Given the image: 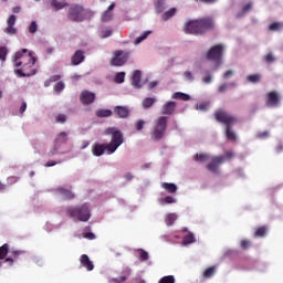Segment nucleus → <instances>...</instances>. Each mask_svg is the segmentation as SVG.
I'll list each match as a JSON object with an SVG mask.
<instances>
[{
  "mask_svg": "<svg viewBox=\"0 0 283 283\" xmlns=\"http://www.w3.org/2000/svg\"><path fill=\"white\" fill-rule=\"evenodd\" d=\"M34 63H36V57L29 52L28 49H22L18 51L13 56V64L15 67H21L15 70V74L23 78L34 76L36 74V69H34Z\"/></svg>",
  "mask_w": 283,
  "mask_h": 283,
  "instance_id": "obj_1",
  "label": "nucleus"
},
{
  "mask_svg": "<svg viewBox=\"0 0 283 283\" xmlns=\"http://www.w3.org/2000/svg\"><path fill=\"white\" fill-rule=\"evenodd\" d=\"M211 30H216V20L209 15L190 20L184 25L186 34H193L195 36H202V34H207Z\"/></svg>",
  "mask_w": 283,
  "mask_h": 283,
  "instance_id": "obj_2",
  "label": "nucleus"
},
{
  "mask_svg": "<svg viewBox=\"0 0 283 283\" xmlns=\"http://www.w3.org/2000/svg\"><path fill=\"white\" fill-rule=\"evenodd\" d=\"M214 118L218 123L226 125L227 139L235 143V140H238V135L232 127L238 124V117L229 114L227 111L219 109L214 113Z\"/></svg>",
  "mask_w": 283,
  "mask_h": 283,
  "instance_id": "obj_3",
  "label": "nucleus"
},
{
  "mask_svg": "<svg viewBox=\"0 0 283 283\" xmlns=\"http://www.w3.org/2000/svg\"><path fill=\"white\" fill-rule=\"evenodd\" d=\"M94 17V11L92 9H85L83 4H71L67 12L69 21L74 23H83L86 19H92Z\"/></svg>",
  "mask_w": 283,
  "mask_h": 283,
  "instance_id": "obj_4",
  "label": "nucleus"
},
{
  "mask_svg": "<svg viewBox=\"0 0 283 283\" xmlns=\"http://www.w3.org/2000/svg\"><path fill=\"white\" fill-rule=\"evenodd\" d=\"M66 216H69V218H73V220H80V222H87L90 218H92L90 203H84L80 208H66Z\"/></svg>",
  "mask_w": 283,
  "mask_h": 283,
  "instance_id": "obj_5",
  "label": "nucleus"
},
{
  "mask_svg": "<svg viewBox=\"0 0 283 283\" xmlns=\"http://www.w3.org/2000/svg\"><path fill=\"white\" fill-rule=\"evenodd\" d=\"M167 123L168 118L166 116H160L154 122V127L150 130V138L155 143H158L165 138V134L167 133Z\"/></svg>",
  "mask_w": 283,
  "mask_h": 283,
  "instance_id": "obj_6",
  "label": "nucleus"
},
{
  "mask_svg": "<svg viewBox=\"0 0 283 283\" xmlns=\"http://www.w3.org/2000/svg\"><path fill=\"white\" fill-rule=\"evenodd\" d=\"M223 54H224V45L216 44L209 49V51L206 54V59L208 61H212L213 63H216L217 67H220V65H222Z\"/></svg>",
  "mask_w": 283,
  "mask_h": 283,
  "instance_id": "obj_7",
  "label": "nucleus"
},
{
  "mask_svg": "<svg viewBox=\"0 0 283 283\" xmlns=\"http://www.w3.org/2000/svg\"><path fill=\"white\" fill-rule=\"evenodd\" d=\"M108 134H112L111 143L107 144V151L114 154L116 149H118L119 145H123V133L120 130H116V128H109Z\"/></svg>",
  "mask_w": 283,
  "mask_h": 283,
  "instance_id": "obj_8",
  "label": "nucleus"
},
{
  "mask_svg": "<svg viewBox=\"0 0 283 283\" xmlns=\"http://www.w3.org/2000/svg\"><path fill=\"white\" fill-rule=\"evenodd\" d=\"M113 59L111 60V65L113 67H122L127 61H129V52L123 50H117L114 53Z\"/></svg>",
  "mask_w": 283,
  "mask_h": 283,
  "instance_id": "obj_9",
  "label": "nucleus"
},
{
  "mask_svg": "<svg viewBox=\"0 0 283 283\" xmlns=\"http://www.w3.org/2000/svg\"><path fill=\"white\" fill-rule=\"evenodd\" d=\"M223 163H227V157H212L211 163L207 165V169L208 171H211V174H218V169H220V166L223 165Z\"/></svg>",
  "mask_w": 283,
  "mask_h": 283,
  "instance_id": "obj_10",
  "label": "nucleus"
},
{
  "mask_svg": "<svg viewBox=\"0 0 283 283\" xmlns=\"http://www.w3.org/2000/svg\"><path fill=\"white\" fill-rule=\"evenodd\" d=\"M65 143H67V133L62 132L54 139L53 153L51 154V156H54V154H56V151H59V149L61 148V145H65Z\"/></svg>",
  "mask_w": 283,
  "mask_h": 283,
  "instance_id": "obj_11",
  "label": "nucleus"
},
{
  "mask_svg": "<svg viewBox=\"0 0 283 283\" xmlns=\"http://www.w3.org/2000/svg\"><path fill=\"white\" fill-rule=\"evenodd\" d=\"M80 101L82 105H92L96 101V94L85 90L81 92Z\"/></svg>",
  "mask_w": 283,
  "mask_h": 283,
  "instance_id": "obj_12",
  "label": "nucleus"
},
{
  "mask_svg": "<svg viewBox=\"0 0 283 283\" xmlns=\"http://www.w3.org/2000/svg\"><path fill=\"white\" fill-rule=\"evenodd\" d=\"M268 101L266 106L268 107H277L280 105V94L275 91H272L266 94Z\"/></svg>",
  "mask_w": 283,
  "mask_h": 283,
  "instance_id": "obj_13",
  "label": "nucleus"
},
{
  "mask_svg": "<svg viewBox=\"0 0 283 283\" xmlns=\"http://www.w3.org/2000/svg\"><path fill=\"white\" fill-rule=\"evenodd\" d=\"M85 61V52L83 50H77L71 57L72 65H81Z\"/></svg>",
  "mask_w": 283,
  "mask_h": 283,
  "instance_id": "obj_14",
  "label": "nucleus"
},
{
  "mask_svg": "<svg viewBox=\"0 0 283 283\" xmlns=\"http://www.w3.org/2000/svg\"><path fill=\"white\" fill-rule=\"evenodd\" d=\"M80 264L86 269V271H92L94 269V262H92L87 254H82L80 256Z\"/></svg>",
  "mask_w": 283,
  "mask_h": 283,
  "instance_id": "obj_15",
  "label": "nucleus"
},
{
  "mask_svg": "<svg viewBox=\"0 0 283 283\" xmlns=\"http://www.w3.org/2000/svg\"><path fill=\"white\" fill-rule=\"evenodd\" d=\"M176 112V102H167L161 107V114L164 116H171Z\"/></svg>",
  "mask_w": 283,
  "mask_h": 283,
  "instance_id": "obj_16",
  "label": "nucleus"
},
{
  "mask_svg": "<svg viewBox=\"0 0 283 283\" xmlns=\"http://www.w3.org/2000/svg\"><path fill=\"white\" fill-rule=\"evenodd\" d=\"M107 150V144H93L92 154L93 156H103Z\"/></svg>",
  "mask_w": 283,
  "mask_h": 283,
  "instance_id": "obj_17",
  "label": "nucleus"
},
{
  "mask_svg": "<svg viewBox=\"0 0 283 283\" xmlns=\"http://www.w3.org/2000/svg\"><path fill=\"white\" fill-rule=\"evenodd\" d=\"M70 3L65 0H51V8L54 12H59V10H63V8H69Z\"/></svg>",
  "mask_w": 283,
  "mask_h": 283,
  "instance_id": "obj_18",
  "label": "nucleus"
},
{
  "mask_svg": "<svg viewBox=\"0 0 283 283\" xmlns=\"http://www.w3.org/2000/svg\"><path fill=\"white\" fill-rule=\"evenodd\" d=\"M140 78H143V73L140 71H135L133 73V77H132V85L133 87H135L136 90H140L142 85H140Z\"/></svg>",
  "mask_w": 283,
  "mask_h": 283,
  "instance_id": "obj_19",
  "label": "nucleus"
},
{
  "mask_svg": "<svg viewBox=\"0 0 283 283\" xmlns=\"http://www.w3.org/2000/svg\"><path fill=\"white\" fill-rule=\"evenodd\" d=\"M114 113L118 115L119 118H127V116H129V109L125 106H116Z\"/></svg>",
  "mask_w": 283,
  "mask_h": 283,
  "instance_id": "obj_20",
  "label": "nucleus"
},
{
  "mask_svg": "<svg viewBox=\"0 0 283 283\" xmlns=\"http://www.w3.org/2000/svg\"><path fill=\"white\" fill-rule=\"evenodd\" d=\"M57 193H61L63 196L64 200H74L75 196L74 192H72L69 189L65 188H59Z\"/></svg>",
  "mask_w": 283,
  "mask_h": 283,
  "instance_id": "obj_21",
  "label": "nucleus"
},
{
  "mask_svg": "<svg viewBox=\"0 0 283 283\" xmlns=\"http://www.w3.org/2000/svg\"><path fill=\"white\" fill-rule=\"evenodd\" d=\"M161 187L167 193H176V191H178V186H176V184L164 182L161 184Z\"/></svg>",
  "mask_w": 283,
  "mask_h": 283,
  "instance_id": "obj_22",
  "label": "nucleus"
},
{
  "mask_svg": "<svg viewBox=\"0 0 283 283\" xmlns=\"http://www.w3.org/2000/svg\"><path fill=\"white\" fill-rule=\"evenodd\" d=\"M217 271H218V266L212 265V266H210V268H208V269L205 270V272H203V277H205L206 280H209V279H211V277H213V276L216 275V272H217Z\"/></svg>",
  "mask_w": 283,
  "mask_h": 283,
  "instance_id": "obj_23",
  "label": "nucleus"
},
{
  "mask_svg": "<svg viewBox=\"0 0 283 283\" xmlns=\"http://www.w3.org/2000/svg\"><path fill=\"white\" fill-rule=\"evenodd\" d=\"M193 242H196V235H193V232H189L182 238L184 247H187L188 244H193Z\"/></svg>",
  "mask_w": 283,
  "mask_h": 283,
  "instance_id": "obj_24",
  "label": "nucleus"
},
{
  "mask_svg": "<svg viewBox=\"0 0 283 283\" xmlns=\"http://www.w3.org/2000/svg\"><path fill=\"white\" fill-rule=\"evenodd\" d=\"M176 12H178V9H176V8H170L168 11H165L161 14L163 21H169V19H171V17H174L176 14Z\"/></svg>",
  "mask_w": 283,
  "mask_h": 283,
  "instance_id": "obj_25",
  "label": "nucleus"
},
{
  "mask_svg": "<svg viewBox=\"0 0 283 283\" xmlns=\"http://www.w3.org/2000/svg\"><path fill=\"white\" fill-rule=\"evenodd\" d=\"M8 253H10V244L4 243L0 247V260H6V258H8Z\"/></svg>",
  "mask_w": 283,
  "mask_h": 283,
  "instance_id": "obj_26",
  "label": "nucleus"
},
{
  "mask_svg": "<svg viewBox=\"0 0 283 283\" xmlns=\"http://www.w3.org/2000/svg\"><path fill=\"white\" fill-rule=\"evenodd\" d=\"M171 98H175L177 101H191V96H189V94L181 92L172 94Z\"/></svg>",
  "mask_w": 283,
  "mask_h": 283,
  "instance_id": "obj_27",
  "label": "nucleus"
},
{
  "mask_svg": "<svg viewBox=\"0 0 283 283\" xmlns=\"http://www.w3.org/2000/svg\"><path fill=\"white\" fill-rule=\"evenodd\" d=\"M268 232L269 228L266 226H262L258 228L256 231L254 232V238H264V235H266Z\"/></svg>",
  "mask_w": 283,
  "mask_h": 283,
  "instance_id": "obj_28",
  "label": "nucleus"
},
{
  "mask_svg": "<svg viewBox=\"0 0 283 283\" xmlns=\"http://www.w3.org/2000/svg\"><path fill=\"white\" fill-rule=\"evenodd\" d=\"M95 114L97 118H109L112 116V109H97Z\"/></svg>",
  "mask_w": 283,
  "mask_h": 283,
  "instance_id": "obj_29",
  "label": "nucleus"
},
{
  "mask_svg": "<svg viewBox=\"0 0 283 283\" xmlns=\"http://www.w3.org/2000/svg\"><path fill=\"white\" fill-rule=\"evenodd\" d=\"M154 103H156V97H146L142 102V105H143L144 109H149V107H151L154 105Z\"/></svg>",
  "mask_w": 283,
  "mask_h": 283,
  "instance_id": "obj_30",
  "label": "nucleus"
},
{
  "mask_svg": "<svg viewBox=\"0 0 283 283\" xmlns=\"http://www.w3.org/2000/svg\"><path fill=\"white\" fill-rule=\"evenodd\" d=\"M165 10V0H157L155 2V12L160 14Z\"/></svg>",
  "mask_w": 283,
  "mask_h": 283,
  "instance_id": "obj_31",
  "label": "nucleus"
},
{
  "mask_svg": "<svg viewBox=\"0 0 283 283\" xmlns=\"http://www.w3.org/2000/svg\"><path fill=\"white\" fill-rule=\"evenodd\" d=\"M196 163H207L209 160V155L205 153H200L195 155Z\"/></svg>",
  "mask_w": 283,
  "mask_h": 283,
  "instance_id": "obj_32",
  "label": "nucleus"
},
{
  "mask_svg": "<svg viewBox=\"0 0 283 283\" xmlns=\"http://www.w3.org/2000/svg\"><path fill=\"white\" fill-rule=\"evenodd\" d=\"M251 10H253V2H250V3L245 4L242 8V12L241 13H237V19H240V17L247 14V12H251Z\"/></svg>",
  "mask_w": 283,
  "mask_h": 283,
  "instance_id": "obj_33",
  "label": "nucleus"
},
{
  "mask_svg": "<svg viewBox=\"0 0 283 283\" xmlns=\"http://www.w3.org/2000/svg\"><path fill=\"white\" fill-rule=\"evenodd\" d=\"M137 253H139L140 262H147V260H149V252L145 251L144 249H138Z\"/></svg>",
  "mask_w": 283,
  "mask_h": 283,
  "instance_id": "obj_34",
  "label": "nucleus"
},
{
  "mask_svg": "<svg viewBox=\"0 0 283 283\" xmlns=\"http://www.w3.org/2000/svg\"><path fill=\"white\" fill-rule=\"evenodd\" d=\"M128 277H129V274L122 275V276H118V277L109 279L108 282L109 283H124V282H127Z\"/></svg>",
  "mask_w": 283,
  "mask_h": 283,
  "instance_id": "obj_35",
  "label": "nucleus"
},
{
  "mask_svg": "<svg viewBox=\"0 0 283 283\" xmlns=\"http://www.w3.org/2000/svg\"><path fill=\"white\" fill-rule=\"evenodd\" d=\"M151 34V31H146L142 35L137 36L135 40V45H139V43H143Z\"/></svg>",
  "mask_w": 283,
  "mask_h": 283,
  "instance_id": "obj_36",
  "label": "nucleus"
},
{
  "mask_svg": "<svg viewBox=\"0 0 283 283\" xmlns=\"http://www.w3.org/2000/svg\"><path fill=\"white\" fill-rule=\"evenodd\" d=\"M249 83H260L262 81V75L261 74H252L248 76Z\"/></svg>",
  "mask_w": 283,
  "mask_h": 283,
  "instance_id": "obj_37",
  "label": "nucleus"
},
{
  "mask_svg": "<svg viewBox=\"0 0 283 283\" xmlns=\"http://www.w3.org/2000/svg\"><path fill=\"white\" fill-rule=\"evenodd\" d=\"M158 283H176V277L174 275H167L161 277Z\"/></svg>",
  "mask_w": 283,
  "mask_h": 283,
  "instance_id": "obj_38",
  "label": "nucleus"
},
{
  "mask_svg": "<svg viewBox=\"0 0 283 283\" xmlns=\"http://www.w3.org/2000/svg\"><path fill=\"white\" fill-rule=\"evenodd\" d=\"M176 220H178V217H177L176 214H174V213H170V214H168V216L166 217V224H167L168 227H171V224H174V222H175Z\"/></svg>",
  "mask_w": 283,
  "mask_h": 283,
  "instance_id": "obj_39",
  "label": "nucleus"
},
{
  "mask_svg": "<svg viewBox=\"0 0 283 283\" xmlns=\"http://www.w3.org/2000/svg\"><path fill=\"white\" fill-rule=\"evenodd\" d=\"M145 125H146V122L144 119H138L136 123H135V129L136 132H143V129H145Z\"/></svg>",
  "mask_w": 283,
  "mask_h": 283,
  "instance_id": "obj_40",
  "label": "nucleus"
},
{
  "mask_svg": "<svg viewBox=\"0 0 283 283\" xmlns=\"http://www.w3.org/2000/svg\"><path fill=\"white\" fill-rule=\"evenodd\" d=\"M7 56H8V48L0 46V60L2 62H6Z\"/></svg>",
  "mask_w": 283,
  "mask_h": 283,
  "instance_id": "obj_41",
  "label": "nucleus"
},
{
  "mask_svg": "<svg viewBox=\"0 0 283 283\" xmlns=\"http://www.w3.org/2000/svg\"><path fill=\"white\" fill-rule=\"evenodd\" d=\"M54 92H57V94H61V92L63 90H65V83L63 82H57L54 87H53Z\"/></svg>",
  "mask_w": 283,
  "mask_h": 283,
  "instance_id": "obj_42",
  "label": "nucleus"
},
{
  "mask_svg": "<svg viewBox=\"0 0 283 283\" xmlns=\"http://www.w3.org/2000/svg\"><path fill=\"white\" fill-rule=\"evenodd\" d=\"M115 83H125V72H119L115 75Z\"/></svg>",
  "mask_w": 283,
  "mask_h": 283,
  "instance_id": "obj_43",
  "label": "nucleus"
},
{
  "mask_svg": "<svg viewBox=\"0 0 283 283\" xmlns=\"http://www.w3.org/2000/svg\"><path fill=\"white\" fill-rule=\"evenodd\" d=\"M112 11H105L103 14H102V21L105 23L107 21H112Z\"/></svg>",
  "mask_w": 283,
  "mask_h": 283,
  "instance_id": "obj_44",
  "label": "nucleus"
},
{
  "mask_svg": "<svg viewBox=\"0 0 283 283\" xmlns=\"http://www.w3.org/2000/svg\"><path fill=\"white\" fill-rule=\"evenodd\" d=\"M67 120V115L65 114H59L57 116H55V123H65Z\"/></svg>",
  "mask_w": 283,
  "mask_h": 283,
  "instance_id": "obj_45",
  "label": "nucleus"
},
{
  "mask_svg": "<svg viewBox=\"0 0 283 283\" xmlns=\"http://www.w3.org/2000/svg\"><path fill=\"white\" fill-rule=\"evenodd\" d=\"M36 30H39V25L36 24V21H32L29 25V32L35 34Z\"/></svg>",
  "mask_w": 283,
  "mask_h": 283,
  "instance_id": "obj_46",
  "label": "nucleus"
},
{
  "mask_svg": "<svg viewBox=\"0 0 283 283\" xmlns=\"http://www.w3.org/2000/svg\"><path fill=\"white\" fill-rule=\"evenodd\" d=\"M4 32H6V34H10V35L17 34V28H14V25H9L8 24Z\"/></svg>",
  "mask_w": 283,
  "mask_h": 283,
  "instance_id": "obj_47",
  "label": "nucleus"
},
{
  "mask_svg": "<svg viewBox=\"0 0 283 283\" xmlns=\"http://www.w3.org/2000/svg\"><path fill=\"white\" fill-rule=\"evenodd\" d=\"M280 28H282V24L280 22H273L272 24H270L269 30L275 32L280 30Z\"/></svg>",
  "mask_w": 283,
  "mask_h": 283,
  "instance_id": "obj_48",
  "label": "nucleus"
},
{
  "mask_svg": "<svg viewBox=\"0 0 283 283\" xmlns=\"http://www.w3.org/2000/svg\"><path fill=\"white\" fill-rule=\"evenodd\" d=\"M264 61H266L268 63H275L276 59H275V56L273 55V53H268V54L264 56Z\"/></svg>",
  "mask_w": 283,
  "mask_h": 283,
  "instance_id": "obj_49",
  "label": "nucleus"
},
{
  "mask_svg": "<svg viewBox=\"0 0 283 283\" xmlns=\"http://www.w3.org/2000/svg\"><path fill=\"white\" fill-rule=\"evenodd\" d=\"M249 247H251V241L250 240L244 239V240L241 241V248L244 251H247V249H249Z\"/></svg>",
  "mask_w": 283,
  "mask_h": 283,
  "instance_id": "obj_50",
  "label": "nucleus"
},
{
  "mask_svg": "<svg viewBox=\"0 0 283 283\" xmlns=\"http://www.w3.org/2000/svg\"><path fill=\"white\" fill-rule=\"evenodd\" d=\"M17 23V15L12 14L7 20V25H14Z\"/></svg>",
  "mask_w": 283,
  "mask_h": 283,
  "instance_id": "obj_51",
  "label": "nucleus"
},
{
  "mask_svg": "<svg viewBox=\"0 0 283 283\" xmlns=\"http://www.w3.org/2000/svg\"><path fill=\"white\" fill-rule=\"evenodd\" d=\"M164 202L166 205H174V202H176V199L171 196H167V197L164 198Z\"/></svg>",
  "mask_w": 283,
  "mask_h": 283,
  "instance_id": "obj_52",
  "label": "nucleus"
},
{
  "mask_svg": "<svg viewBox=\"0 0 283 283\" xmlns=\"http://www.w3.org/2000/svg\"><path fill=\"white\" fill-rule=\"evenodd\" d=\"M23 251H21V250H13V251H11V254L13 255V259L14 260H18V258L20 256V255H23Z\"/></svg>",
  "mask_w": 283,
  "mask_h": 283,
  "instance_id": "obj_53",
  "label": "nucleus"
},
{
  "mask_svg": "<svg viewBox=\"0 0 283 283\" xmlns=\"http://www.w3.org/2000/svg\"><path fill=\"white\" fill-rule=\"evenodd\" d=\"M226 157V163L227 160H229L230 158H235V154L232 150L227 151L224 155H221Z\"/></svg>",
  "mask_w": 283,
  "mask_h": 283,
  "instance_id": "obj_54",
  "label": "nucleus"
},
{
  "mask_svg": "<svg viewBox=\"0 0 283 283\" xmlns=\"http://www.w3.org/2000/svg\"><path fill=\"white\" fill-rule=\"evenodd\" d=\"M185 78H187L188 81H193V74L191 73V71H186L184 73Z\"/></svg>",
  "mask_w": 283,
  "mask_h": 283,
  "instance_id": "obj_55",
  "label": "nucleus"
},
{
  "mask_svg": "<svg viewBox=\"0 0 283 283\" xmlns=\"http://www.w3.org/2000/svg\"><path fill=\"white\" fill-rule=\"evenodd\" d=\"M84 238H86V240H96V234H94L92 232H86L84 234Z\"/></svg>",
  "mask_w": 283,
  "mask_h": 283,
  "instance_id": "obj_56",
  "label": "nucleus"
},
{
  "mask_svg": "<svg viewBox=\"0 0 283 283\" xmlns=\"http://www.w3.org/2000/svg\"><path fill=\"white\" fill-rule=\"evenodd\" d=\"M227 90H229V84H222L219 86L220 94H224V92H227Z\"/></svg>",
  "mask_w": 283,
  "mask_h": 283,
  "instance_id": "obj_57",
  "label": "nucleus"
},
{
  "mask_svg": "<svg viewBox=\"0 0 283 283\" xmlns=\"http://www.w3.org/2000/svg\"><path fill=\"white\" fill-rule=\"evenodd\" d=\"M56 81H61V75H52L49 78V83H56Z\"/></svg>",
  "mask_w": 283,
  "mask_h": 283,
  "instance_id": "obj_58",
  "label": "nucleus"
},
{
  "mask_svg": "<svg viewBox=\"0 0 283 283\" xmlns=\"http://www.w3.org/2000/svg\"><path fill=\"white\" fill-rule=\"evenodd\" d=\"M258 138H269V130L258 133Z\"/></svg>",
  "mask_w": 283,
  "mask_h": 283,
  "instance_id": "obj_59",
  "label": "nucleus"
},
{
  "mask_svg": "<svg viewBox=\"0 0 283 283\" xmlns=\"http://www.w3.org/2000/svg\"><path fill=\"white\" fill-rule=\"evenodd\" d=\"M28 109V103L23 102L20 106V114H24Z\"/></svg>",
  "mask_w": 283,
  "mask_h": 283,
  "instance_id": "obj_60",
  "label": "nucleus"
},
{
  "mask_svg": "<svg viewBox=\"0 0 283 283\" xmlns=\"http://www.w3.org/2000/svg\"><path fill=\"white\" fill-rule=\"evenodd\" d=\"M233 71H227L226 73H223V78L229 80L231 78V76H233Z\"/></svg>",
  "mask_w": 283,
  "mask_h": 283,
  "instance_id": "obj_61",
  "label": "nucleus"
},
{
  "mask_svg": "<svg viewBox=\"0 0 283 283\" xmlns=\"http://www.w3.org/2000/svg\"><path fill=\"white\" fill-rule=\"evenodd\" d=\"M4 262H7V264H9V266H12L14 264V258H7L4 260Z\"/></svg>",
  "mask_w": 283,
  "mask_h": 283,
  "instance_id": "obj_62",
  "label": "nucleus"
},
{
  "mask_svg": "<svg viewBox=\"0 0 283 283\" xmlns=\"http://www.w3.org/2000/svg\"><path fill=\"white\" fill-rule=\"evenodd\" d=\"M55 165H59V163L54 161V160H50L48 161L44 167H54Z\"/></svg>",
  "mask_w": 283,
  "mask_h": 283,
  "instance_id": "obj_63",
  "label": "nucleus"
},
{
  "mask_svg": "<svg viewBox=\"0 0 283 283\" xmlns=\"http://www.w3.org/2000/svg\"><path fill=\"white\" fill-rule=\"evenodd\" d=\"M104 38L107 39V36H112V30L111 29H106L105 31H103Z\"/></svg>",
  "mask_w": 283,
  "mask_h": 283,
  "instance_id": "obj_64",
  "label": "nucleus"
}]
</instances>
